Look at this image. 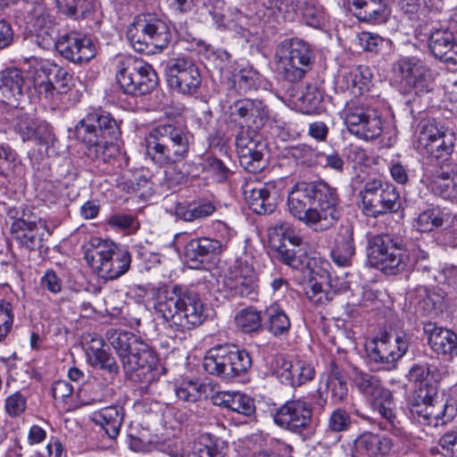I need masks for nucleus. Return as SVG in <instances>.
Returning <instances> with one entry per match:
<instances>
[{
	"mask_svg": "<svg viewBox=\"0 0 457 457\" xmlns=\"http://www.w3.org/2000/svg\"><path fill=\"white\" fill-rule=\"evenodd\" d=\"M290 213L316 230L328 229L341 215L335 187L324 181L296 183L287 196Z\"/></svg>",
	"mask_w": 457,
	"mask_h": 457,
	"instance_id": "1",
	"label": "nucleus"
},
{
	"mask_svg": "<svg viewBox=\"0 0 457 457\" xmlns=\"http://www.w3.org/2000/svg\"><path fill=\"white\" fill-rule=\"evenodd\" d=\"M154 310L167 328L179 332L201 326L208 316L199 293L194 287L185 285H175L170 290L160 293Z\"/></svg>",
	"mask_w": 457,
	"mask_h": 457,
	"instance_id": "2",
	"label": "nucleus"
},
{
	"mask_svg": "<svg viewBox=\"0 0 457 457\" xmlns=\"http://www.w3.org/2000/svg\"><path fill=\"white\" fill-rule=\"evenodd\" d=\"M120 134L118 121L106 112L87 113L74 129V136L84 145L86 155L104 163L118 156L120 149L115 141Z\"/></svg>",
	"mask_w": 457,
	"mask_h": 457,
	"instance_id": "3",
	"label": "nucleus"
},
{
	"mask_svg": "<svg viewBox=\"0 0 457 457\" xmlns=\"http://www.w3.org/2000/svg\"><path fill=\"white\" fill-rule=\"evenodd\" d=\"M367 255L370 264L386 275H396L417 269L428 272V253L420 247L411 252L403 248L390 235H376L369 238Z\"/></svg>",
	"mask_w": 457,
	"mask_h": 457,
	"instance_id": "4",
	"label": "nucleus"
},
{
	"mask_svg": "<svg viewBox=\"0 0 457 457\" xmlns=\"http://www.w3.org/2000/svg\"><path fill=\"white\" fill-rule=\"evenodd\" d=\"M105 338L115 350L125 372L133 379H141L142 376L152 372L157 357L142 338L131 332L113 328L106 331Z\"/></svg>",
	"mask_w": 457,
	"mask_h": 457,
	"instance_id": "5",
	"label": "nucleus"
},
{
	"mask_svg": "<svg viewBox=\"0 0 457 457\" xmlns=\"http://www.w3.org/2000/svg\"><path fill=\"white\" fill-rule=\"evenodd\" d=\"M84 258L101 278L110 280L125 274L131 262L127 248L100 238H93L85 245Z\"/></svg>",
	"mask_w": 457,
	"mask_h": 457,
	"instance_id": "6",
	"label": "nucleus"
},
{
	"mask_svg": "<svg viewBox=\"0 0 457 457\" xmlns=\"http://www.w3.org/2000/svg\"><path fill=\"white\" fill-rule=\"evenodd\" d=\"M455 141L453 131L439 129L431 120H422L419 125L415 148L423 157L436 162V167L452 165Z\"/></svg>",
	"mask_w": 457,
	"mask_h": 457,
	"instance_id": "7",
	"label": "nucleus"
},
{
	"mask_svg": "<svg viewBox=\"0 0 457 457\" xmlns=\"http://www.w3.org/2000/svg\"><path fill=\"white\" fill-rule=\"evenodd\" d=\"M268 235L278 261L295 270L311 267L307 244L288 223L279 222L270 227Z\"/></svg>",
	"mask_w": 457,
	"mask_h": 457,
	"instance_id": "8",
	"label": "nucleus"
},
{
	"mask_svg": "<svg viewBox=\"0 0 457 457\" xmlns=\"http://www.w3.org/2000/svg\"><path fill=\"white\" fill-rule=\"evenodd\" d=\"M313 54L306 42L298 39H285L275 52L278 74L285 80L295 83L304 78L312 69Z\"/></svg>",
	"mask_w": 457,
	"mask_h": 457,
	"instance_id": "9",
	"label": "nucleus"
},
{
	"mask_svg": "<svg viewBox=\"0 0 457 457\" xmlns=\"http://www.w3.org/2000/svg\"><path fill=\"white\" fill-rule=\"evenodd\" d=\"M127 37L139 53L154 54L167 47L171 39L168 23L152 14L137 17L127 29Z\"/></svg>",
	"mask_w": 457,
	"mask_h": 457,
	"instance_id": "10",
	"label": "nucleus"
},
{
	"mask_svg": "<svg viewBox=\"0 0 457 457\" xmlns=\"http://www.w3.org/2000/svg\"><path fill=\"white\" fill-rule=\"evenodd\" d=\"M115 78L122 92L133 96L147 95L158 85V76L152 65L133 57L117 62Z\"/></svg>",
	"mask_w": 457,
	"mask_h": 457,
	"instance_id": "11",
	"label": "nucleus"
},
{
	"mask_svg": "<svg viewBox=\"0 0 457 457\" xmlns=\"http://www.w3.org/2000/svg\"><path fill=\"white\" fill-rule=\"evenodd\" d=\"M251 366L252 358L248 352L227 345L211 348L203 361L206 372L224 378L245 374Z\"/></svg>",
	"mask_w": 457,
	"mask_h": 457,
	"instance_id": "12",
	"label": "nucleus"
},
{
	"mask_svg": "<svg viewBox=\"0 0 457 457\" xmlns=\"http://www.w3.org/2000/svg\"><path fill=\"white\" fill-rule=\"evenodd\" d=\"M341 117L349 132L361 139L374 140L383 132L381 117L360 99L346 102Z\"/></svg>",
	"mask_w": 457,
	"mask_h": 457,
	"instance_id": "13",
	"label": "nucleus"
},
{
	"mask_svg": "<svg viewBox=\"0 0 457 457\" xmlns=\"http://www.w3.org/2000/svg\"><path fill=\"white\" fill-rule=\"evenodd\" d=\"M276 19L294 21L299 15L310 27L319 29L325 24L327 15L323 6L307 0H259Z\"/></svg>",
	"mask_w": 457,
	"mask_h": 457,
	"instance_id": "14",
	"label": "nucleus"
},
{
	"mask_svg": "<svg viewBox=\"0 0 457 457\" xmlns=\"http://www.w3.org/2000/svg\"><path fill=\"white\" fill-rule=\"evenodd\" d=\"M164 73L168 86L178 94L194 96L202 85V76L196 64L184 56L169 59Z\"/></svg>",
	"mask_w": 457,
	"mask_h": 457,
	"instance_id": "15",
	"label": "nucleus"
},
{
	"mask_svg": "<svg viewBox=\"0 0 457 457\" xmlns=\"http://www.w3.org/2000/svg\"><path fill=\"white\" fill-rule=\"evenodd\" d=\"M363 208L368 215L377 217L395 212L401 206L395 187L381 180H370L360 192Z\"/></svg>",
	"mask_w": 457,
	"mask_h": 457,
	"instance_id": "16",
	"label": "nucleus"
},
{
	"mask_svg": "<svg viewBox=\"0 0 457 457\" xmlns=\"http://www.w3.org/2000/svg\"><path fill=\"white\" fill-rule=\"evenodd\" d=\"M394 74L402 86L415 95L428 93L433 88L430 69L415 56H401L393 64Z\"/></svg>",
	"mask_w": 457,
	"mask_h": 457,
	"instance_id": "17",
	"label": "nucleus"
},
{
	"mask_svg": "<svg viewBox=\"0 0 457 457\" xmlns=\"http://www.w3.org/2000/svg\"><path fill=\"white\" fill-rule=\"evenodd\" d=\"M224 115L229 122L255 132L267 123L270 111L262 100L239 98L227 106Z\"/></svg>",
	"mask_w": 457,
	"mask_h": 457,
	"instance_id": "18",
	"label": "nucleus"
},
{
	"mask_svg": "<svg viewBox=\"0 0 457 457\" xmlns=\"http://www.w3.org/2000/svg\"><path fill=\"white\" fill-rule=\"evenodd\" d=\"M395 347L392 350V337L383 334L378 338L372 339L367 345L369 358L379 365V369L390 370L395 368L396 362L408 351L411 344V337L406 333H399L395 338Z\"/></svg>",
	"mask_w": 457,
	"mask_h": 457,
	"instance_id": "19",
	"label": "nucleus"
},
{
	"mask_svg": "<svg viewBox=\"0 0 457 457\" xmlns=\"http://www.w3.org/2000/svg\"><path fill=\"white\" fill-rule=\"evenodd\" d=\"M274 423L294 434H302L312 420V408L303 397L290 399L271 412Z\"/></svg>",
	"mask_w": 457,
	"mask_h": 457,
	"instance_id": "20",
	"label": "nucleus"
},
{
	"mask_svg": "<svg viewBox=\"0 0 457 457\" xmlns=\"http://www.w3.org/2000/svg\"><path fill=\"white\" fill-rule=\"evenodd\" d=\"M240 165L252 173L261 172L267 166V144L261 135L253 131H242L236 138Z\"/></svg>",
	"mask_w": 457,
	"mask_h": 457,
	"instance_id": "21",
	"label": "nucleus"
},
{
	"mask_svg": "<svg viewBox=\"0 0 457 457\" xmlns=\"http://www.w3.org/2000/svg\"><path fill=\"white\" fill-rule=\"evenodd\" d=\"M245 200L249 208L257 214L274 212L280 198V190L276 181H247L242 187Z\"/></svg>",
	"mask_w": 457,
	"mask_h": 457,
	"instance_id": "22",
	"label": "nucleus"
},
{
	"mask_svg": "<svg viewBox=\"0 0 457 457\" xmlns=\"http://www.w3.org/2000/svg\"><path fill=\"white\" fill-rule=\"evenodd\" d=\"M55 48L63 58L74 63L87 62L96 54L91 39L78 32L60 36L56 40Z\"/></svg>",
	"mask_w": 457,
	"mask_h": 457,
	"instance_id": "23",
	"label": "nucleus"
},
{
	"mask_svg": "<svg viewBox=\"0 0 457 457\" xmlns=\"http://www.w3.org/2000/svg\"><path fill=\"white\" fill-rule=\"evenodd\" d=\"M223 244L210 237H198L188 241L184 246L183 256L191 269H201L210 263L223 251Z\"/></svg>",
	"mask_w": 457,
	"mask_h": 457,
	"instance_id": "24",
	"label": "nucleus"
},
{
	"mask_svg": "<svg viewBox=\"0 0 457 457\" xmlns=\"http://www.w3.org/2000/svg\"><path fill=\"white\" fill-rule=\"evenodd\" d=\"M373 74L367 65L342 68L335 78L336 89L350 91L353 96H363L372 86Z\"/></svg>",
	"mask_w": 457,
	"mask_h": 457,
	"instance_id": "25",
	"label": "nucleus"
},
{
	"mask_svg": "<svg viewBox=\"0 0 457 457\" xmlns=\"http://www.w3.org/2000/svg\"><path fill=\"white\" fill-rule=\"evenodd\" d=\"M370 406L381 419L377 423L379 429L387 431L396 437L405 436L406 432L397 418L395 403L390 390L370 402Z\"/></svg>",
	"mask_w": 457,
	"mask_h": 457,
	"instance_id": "26",
	"label": "nucleus"
},
{
	"mask_svg": "<svg viewBox=\"0 0 457 457\" xmlns=\"http://www.w3.org/2000/svg\"><path fill=\"white\" fill-rule=\"evenodd\" d=\"M41 69L46 79L38 84L37 90L46 99L54 98L55 93L65 94L71 89L72 74L67 69L55 63L43 64Z\"/></svg>",
	"mask_w": 457,
	"mask_h": 457,
	"instance_id": "27",
	"label": "nucleus"
},
{
	"mask_svg": "<svg viewBox=\"0 0 457 457\" xmlns=\"http://www.w3.org/2000/svg\"><path fill=\"white\" fill-rule=\"evenodd\" d=\"M124 418L125 410L118 404L95 411L90 415V420L99 428L98 433L111 442H114L120 436Z\"/></svg>",
	"mask_w": 457,
	"mask_h": 457,
	"instance_id": "28",
	"label": "nucleus"
},
{
	"mask_svg": "<svg viewBox=\"0 0 457 457\" xmlns=\"http://www.w3.org/2000/svg\"><path fill=\"white\" fill-rule=\"evenodd\" d=\"M146 155L159 166H165L182 161L179 153H171L172 142L162 135L156 126L148 133L146 139Z\"/></svg>",
	"mask_w": 457,
	"mask_h": 457,
	"instance_id": "29",
	"label": "nucleus"
},
{
	"mask_svg": "<svg viewBox=\"0 0 457 457\" xmlns=\"http://www.w3.org/2000/svg\"><path fill=\"white\" fill-rule=\"evenodd\" d=\"M428 47L435 58L457 64V41L448 29H433L428 35Z\"/></svg>",
	"mask_w": 457,
	"mask_h": 457,
	"instance_id": "30",
	"label": "nucleus"
},
{
	"mask_svg": "<svg viewBox=\"0 0 457 457\" xmlns=\"http://www.w3.org/2000/svg\"><path fill=\"white\" fill-rule=\"evenodd\" d=\"M12 127L23 142L36 140L40 145L48 146L54 141V136L46 128L38 127L36 121L21 109L12 113Z\"/></svg>",
	"mask_w": 457,
	"mask_h": 457,
	"instance_id": "31",
	"label": "nucleus"
},
{
	"mask_svg": "<svg viewBox=\"0 0 457 457\" xmlns=\"http://www.w3.org/2000/svg\"><path fill=\"white\" fill-rule=\"evenodd\" d=\"M436 387H429L427 390L416 389L409 402L410 419L423 426L433 425L435 396Z\"/></svg>",
	"mask_w": 457,
	"mask_h": 457,
	"instance_id": "32",
	"label": "nucleus"
},
{
	"mask_svg": "<svg viewBox=\"0 0 457 457\" xmlns=\"http://www.w3.org/2000/svg\"><path fill=\"white\" fill-rule=\"evenodd\" d=\"M429 187L436 195L457 203V167L453 164L436 167L431 171Z\"/></svg>",
	"mask_w": 457,
	"mask_h": 457,
	"instance_id": "33",
	"label": "nucleus"
},
{
	"mask_svg": "<svg viewBox=\"0 0 457 457\" xmlns=\"http://www.w3.org/2000/svg\"><path fill=\"white\" fill-rule=\"evenodd\" d=\"M277 372L281 383L293 387L301 386L315 377L314 367L303 360L283 361Z\"/></svg>",
	"mask_w": 457,
	"mask_h": 457,
	"instance_id": "34",
	"label": "nucleus"
},
{
	"mask_svg": "<svg viewBox=\"0 0 457 457\" xmlns=\"http://www.w3.org/2000/svg\"><path fill=\"white\" fill-rule=\"evenodd\" d=\"M357 451L369 457H386L394 453L393 440L384 435L363 432L354 441Z\"/></svg>",
	"mask_w": 457,
	"mask_h": 457,
	"instance_id": "35",
	"label": "nucleus"
},
{
	"mask_svg": "<svg viewBox=\"0 0 457 457\" xmlns=\"http://www.w3.org/2000/svg\"><path fill=\"white\" fill-rule=\"evenodd\" d=\"M428 334V343L438 354L457 355V335L450 329L428 324L424 328Z\"/></svg>",
	"mask_w": 457,
	"mask_h": 457,
	"instance_id": "36",
	"label": "nucleus"
},
{
	"mask_svg": "<svg viewBox=\"0 0 457 457\" xmlns=\"http://www.w3.org/2000/svg\"><path fill=\"white\" fill-rule=\"evenodd\" d=\"M354 253L353 228L351 225L342 226L331 250V258L338 267H349Z\"/></svg>",
	"mask_w": 457,
	"mask_h": 457,
	"instance_id": "37",
	"label": "nucleus"
},
{
	"mask_svg": "<svg viewBox=\"0 0 457 457\" xmlns=\"http://www.w3.org/2000/svg\"><path fill=\"white\" fill-rule=\"evenodd\" d=\"M225 68L231 74L234 84L244 93L256 90L262 85V76L249 63L234 62V65Z\"/></svg>",
	"mask_w": 457,
	"mask_h": 457,
	"instance_id": "38",
	"label": "nucleus"
},
{
	"mask_svg": "<svg viewBox=\"0 0 457 457\" xmlns=\"http://www.w3.org/2000/svg\"><path fill=\"white\" fill-rule=\"evenodd\" d=\"M11 231L13 237L29 251L42 246V238L35 220L17 219L12 223Z\"/></svg>",
	"mask_w": 457,
	"mask_h": 457,
	"instance_id": "39",
	"label": "nucleus"
},
{
	"mask_svg": "<svg viewBox=\"0 0 457 457\" xmlns=\"http://www.w3.org/2000/svg\"><path fill=\"white\" fill-rule=\"evenodd\" d=\"M216 211L212 201L198 199L192 202L178 203L174 207V214L183 221L193 222L211 216Z\"/></svg>",
	"mask_w": 457,
	"mask_h": 457,
	"instance_id": "40",
	"label": "nucleus"
},
{
	"mask_svg": "<svg viewBox=\"0 0 457 457\" xmlns=\"http://www.w3.org/2000/svg\"><path fill=\"white\" fill-rule=\"evenodd\" d=\"M156 127L173 143L170 146L171 153H179L182 160L187 158L190 145L193 144V135L181 126L171 122L161 123Z\"/></svg>",
	"mask_w": 457,
	"mask_h": 457,
	"instance_id": "41",
	"label": "nucleus"
},
{
	"mask_svg": "<svg viewBox=\"0 0 457 457\" xmlns=\"http://www.w3.org/2000/svg\"><path fill=\"white\" fill-rule=\"evenodd\" d=\"M452 220L451 212L439 206H433L418 215L413 221V227L421 233H427L448 225Z\"/></svg>",
	"mask_w": 457,
	"mask_h": 457,
	"instance_id": "42",
	"label": "nucleus"
},
{
	"mask_svg": "<svg viewBox=\"0 0 457 457\" xmlns=\"http://www.w3.org/2000/svg\"><path fill=\"white\" fill-rule=\"evenodd\" d=\"M213 401L215 404L246 417L253 415L255 411L253 399L240 392H220L213 397Z\"/></svg>",
	"mask_w": 457,
	"mask_h": 457,
	"instance_id": "43",
	"label": "nucleus"
},
{
	"mask_svg": "<svg viewBox=\"0 0 457 457\" xmlns=\"http://www.w3.org/2000/svg\"><path fill=\"white\" fill-rule=\"evenodd\" d=\"M353 383L358 392L368 399L369 402L379 397L389 389L386 388L381 379L373 374L354 368Z\"/></svg>",
	"mask_w": 457,
	"mask_h": 457,
	"instance_id": "44",
	"label": "nucleus"
},
{
	"mask_svg": "<svg viewBox=\"0 0 457 457\" xmlns=\"http://www.w3.org/2000/svg\"><path fill=\"white\" fill-rule=\"evenodd\" d=\"M26 87V80L21 70L9 68L0 72V89L6 98L19 100Z\"/></svg>",
	"mask_w": 457,
	"mask_h": 457,
	"instance_id": "45",
	"label": "nucleus"
},
{
	"mask_svg": "<svg viewBox=\"0 0 457 457\" xmlns=\"http://www.w3.org/2000/svg\"><path fill=\"white\" fill-rule=\"evenodd\" d=\"M24 175L25 166L16 151L7 144H0V176L12 179Z\"/></svg>",
	"mask_w": 457,
	"mask_h": 457,
	"instance_id": "46",
	"label": "nucleus"
},
{
	"mask_svg": "<svg viewBox=\"0 0 457 457\" xmlns=\"http://www.w3.org/2000/svg\"><path fill=\"white\" fill-rule=\"evenodd\" d=\"M409 380L419 384V388L427 390L429 387H436L434 383L441 380L442 376L436 365L427 362L414 364L408 373Z\"/></svg>",
	"mask_w": 457,
	"mask_h": 457,
	"instance_id": "47",
	"label": "nucleus"
},
{
	"mask_svg": "<svg viewBox=\"0 0 457 457\" xmlns=\"http://www.w3.org/2000/svg\"><path fill=\"white\" fill-rule=\"evenodd\" d=\"M326 391H329L336 403L344 401L348 395L347 380L343 370L335 362L329 364V372L325 383Z\"/></svg>",
	"mask_w": 457,
	"mask_h": 457,
	"instance_id": "48",
	"label": "nucleus"
},
{
	"mask_svg": "<svg viewBox=\"0 0 457 457\" xmlns=\"http://www.w3.org/2000/svg\"><path fill=\"white\" fill-rule=\"evenodd\" d=\"M267 329L276 337L287 336L291 328L289 317L278 304L270 305L266 311Z\"/></svg>",
	"mask_w": 457,
	"mask_h": 457,
	"instance_id": "49",
	"label": "nucleus"
},
{
	"mask_svg": "<svg viewBox=\"0 0 457 457\" xmlns=\"http://www.w3.org/2000/svg\"><path fill=\"white\" fill-rule=\"evenodd\" d=\"M419 296L417 308L423 315H436L442 312L445 298V293L442 289H423Z\"/></svg>",
	"mask_w": 457,
	"mask_h": 457,
	"instance_id": "50",
	"label": "nucleus"
},
{
	"mask_svg": "<svg viewBox=\"0 0 457 457\" xmlns=\"http://www.w3.org/2000/svg\"><path fill=\"white\" fill-rule=\"evenodd\" d=\"M355 7V15L362 21H384L387 15L386 0H361L360 4H352Z\"/></svg>",
	"mask_w": 457,
	"mask_h": 457,
	"instance_id": "51",
	"label": "nucleus"
},
{
	"mask_svg": "<svg viewBox=\"0 0 457 457\" xmlns=\"http://www.w3.org/2000/svg\"><path fill=\"white\" fill-rule=\"evenodd\" d=\"M193 457H224L223 443L210 434H202L194 442Z\"/></svg>",
	"mask_w": 457,
	"mask_h": 457,
	"instance_id": "52",
	"label": "nucleus"
},
{
	"mask_svg": "<svg viewBox=\"0 0 457 457\" xmlns=\"http://www.w3.org/2000/svg\"><path fill=\"white\" fill-rule=\"evenodd\" d=\"M225 285L233 295L240 297L255 299L258 295V279L226 277Z\"/></svg>",
	"mask_w": 457,
	"mask_h": 457,
	"instance_id": "53",
	"label": "nucleus"
},
{
	"mask_svg": "<svg viewBox=\"0 0 457 457\" xmlns=\"http://www.w3.org/2000/svg\"><path fill=\"white\" fill-rule=\"evenodd\" d=\"M59 12L73 19L84 18L93 8L92 0H56Z\"/></svg>",
	"mask_w": 457,
	"mask_h": 457,
	"instance_id": "54",
	"label": "nucleus"
},
{
	"mask_svg": "<svg viewBox=\"0 0 457 457\" xmlns=\"http://www.w3.org/2000/svg\"><path fill=\"white\" fill-rule=\"evenodd\" d=\"M209 12L220 28L230 27V21L235 20L230 18L233 13L238 16L237 20L242 18V12L238 9L226 6L223 0H213Z\"/></svg>",
	"mask_w": 457,
	"mask_h": 457,
	"instance_id": "55",
	"label": "nucleus"
},
{
	"mask_svg": "<svg viewBox=\"0 0 457 457\" xmlns=\"http://www.w3.org/2000/svg\"><path fill=\"white\" fill-rule=\"evenodd\" d=\"M287 154L290 158L294 159L297 163L311 167L319 162V156L321 152H319L306 144H298L291 146Z\"/></svg>",
	"mask_w": 457,
	"mask_h": 457,
	"instance_id": "56",
	"label": "nucleus"
},
{
	"mask_svg": "<svg viewBox=\"0 0 457 457\" xmlns=\"http://www.w3.org/2000/svg\"><path fill=\"white\" fill-rule=\"evenodd\" d=\"M227 277L258 279V273L253 267V257L247 253L237 257Z\"/></svg>",
	"mask_w": 457,
	"mask_h": 457,
	"instance_id": "57",
	"label": "nucleus"
},
{
	"mask_svg": "<svg viewBox=\"0 0 457 457\" xmlns=\"http://www.w3.org/2000/svg\"><path fill=\"white\" fill-rule=\"evenodd\" d=\"M322 99V92L316 87L309 86L302 93L298 101L303 112L315 113L321 109Z\"/></svg>",
	"mask_w": 457,
	"mask_h": 457,
	"instance_id": "58",
	"label": "nucleus"
},
{
	"mask_svg": "<svg viewBox=\"0 0 457 457\" xmlns=\"http://www.w3.org/2000/svg\"><path fill=\"white\" fill-rule=\"evenodd\" d=\"M399 9L406 14L410 20L427 21L431 19L428 16V8L425 0H396Z\"/></svg>",
	"mask_w": 457,
	"mask_h": 457,
	"instance_id": "59",
	"label": "nucleus"
},
{
	"mask_svg": "<svg viewBox=\"0 0 457 457\" xmlns=\"http://www.w3.org/2000/svg\"><path fill=\"white\" fill-rule=\"evenodd\" d=\"M29 24L31 27V31L55 25L51 12L41 4H35L29 12Z\"/></svg>",
	"mask_w": 457,
	"mask_h": 457,
	"instance_id": "60",
	"label": "nucleus"
},
{
	"mask_svg": "<svg viewBox=\"0 0 457 457\" xmlns=\"http://www.w3.org/2000/svg\"><path fill=\"white\" fill-rule=\"evenodd\" d=\"M236 323L245 333L257 331L262 327L261 312L254 309H244L236 316Z\"/></svg>",
	"mask_w": 457,
	"mask_h": 457,
	"instance_id": "61",
	"label": "nucleus"
},
{
	"mask_svg": "<svg viewBox=\"0 0 457 457\" xmlns=\"http://www.w3.org/2000/svg\"><path fill=\"white\" fill-rule=\"evenodd\" d=\"M305 295L312 303L320 306L329 303L334 293L325 290L320 283L311 279L305 287Z\"/></svg>",
	"mask_w": 457,
	"mask_h": 457,
	"instance_id": "62",
	"label": "nucleus"
},
{
	"mask_svg": "<svg viewBox=\"0 0 457 457\" xmlns=\"http://www.w3.org/2000/svg\"><path fill=\"white\" fill-rule=\"evenodd\" d=\"M352 424L350 414L344 409L337 408L334 410L328 420L327 428L331 432L347 431Z\"/></svg>",
	"mask_w": 457,
	"mask_h": 457,
	"instance_id": "63",
	"label": "nucleus"
},
{
	"mask_svg": "<svg viewBox=\"0 0 457 457\" xmlns=\"http://www.w3.org/2000/svg\"><path fill=\"white\" fill-rule=\"evenodd\" d=\"M356 40L364 51L370 53H378L385 44H389L388 40L384 39L379 35L367 31L359 33Z\"/></svg>",
	"mask_w": 457,
	"mask_h": 457,
	"instance_id": "64",
	"label": "nucleus"
}]
</instances>
